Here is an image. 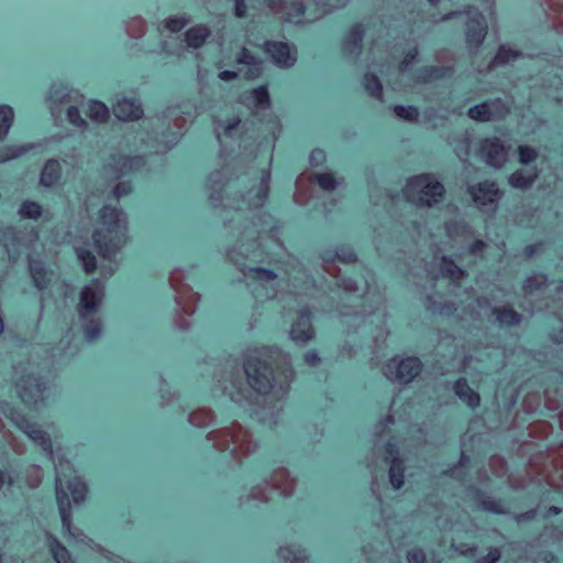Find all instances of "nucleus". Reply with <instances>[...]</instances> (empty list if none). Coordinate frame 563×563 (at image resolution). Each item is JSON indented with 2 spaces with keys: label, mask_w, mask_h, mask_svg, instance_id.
Listing matches in <instances>:
<instances>
[{
  "label": "nucleus",
  "mask_w": 563,
  "mask_h": 563,
  "mask_svg": "<svg viewBox=\"0 0 563 563\" xmlns=\"http://www.w3.org/2000/svg\"><path fill=\"white\" fill-rule=\"evenodd\" d=\"M87 485L77 476L64 481L60 476L55 479V493L63 527L70 530L71 503L81 504L87 495Z\"/></svg>",
  "instance_id": "0eeeda50"
},
{
  "label": "nucleus",
  "mask_w": 563,
  "mask_h": 563,
  "mask_svg": "<svg viewBox=\"0 0 563 563\" xmlns=\"http://www.w3.org/2000/svg\"><path fill=\"white\" fill-rule=\"evenodd\" d=\"M0 433L2 434L3 440L9 444L12 451L19 455H22L26 452L25 444L20 441L14 433L7 429L4 421L0 417Z\"/></svg>",
  "instance_id": "a18cd8bd"
},
{
  "label": "nucleus",
  "mask_w": 563,
  "mask_h": 563,
  "mask_svg": "<svg viewBox=\"0 0 563 563\" xmlns=\"http://www.w3.org/2000/svg\"><path fill=\"white\" fill-rule=\"evenodd\" d=\"M549 287V279L545 274H533L526 278L522 285V294L525 297H530L537 292H542Z\"/></svg>",
  "instance_id": "f704fd0d"
},
{
  "label": "nucleus",
  "mask_w": 563,
  "mask_h": 563,
  "mask_svg": "<svg viewBox=\"0 0 563 563\" xmlns=\"http://www.w3.org/2000/svg\"><path fill=\"white\" fill-rule=\"evenodd\" d=\"M62 178V165L58 159L49 158L45 162L41 175L40 185L51 188L59 183Z\"/></svg>",
  "instance_id": "c85d7f7f"
},
{
  "label": "nucleus",
  "mask_w": 563,
  "mask_h": 563,
  "mask_svg": "<svg viewBox=\"0 0 563 563\" xmlns=\"http://www.w3.org/2000/svg\"><path fill=\"white\" fill-rule=\"evenodd\" d=\"M268 485L265 482L264 484H258L253 486L249 494L243 495L239 498V503L241 506L249 504L252 500H257L261 503H269L271 497L268 496Z\"/></svg>",
  "instance_id": "79ce46f5"
},
{
  "label": "nucleus",
  "mask_w": 563,
  "mask_h": 563,
  "mask_svg": "<svg viewBox=\"0 0 563 563\" xmlns=\"http://www.w3.org/2000/svg\"><path fill=\"white\" fill-rule=\"evenodd\" d=\"M269 488L279 490L285 497L295 493L297 481L292 477L286 467H277L273 471L269 478L265 481Z\"/></svg>",
  "instance_id": "5701e85b"
},
{
  "label": "nucleus",
  "mask_w": 563,
  "mask_h": 563,
  "mask_svg": "<svg viewBox=\"0 0 563 563\" xmlns=\"http://www.w3.org/2000/svg\"><path fill=\"white\" fill-rule=\"evenodd\" d=\"M394 113L408 122H416L419 118V111L415 107L395 106Z\"/></svg>",
  "instance_id": "0e129e2a"
},
{
  "label": "nucleus",
  "mask_w": 563,
  "mask_h": 563,
  "mask_svg": "<svg viewBox=\"0 0 563 563\" xmlns=\"http://www.w3.org/2000/svg\"><path fill=\"white\" fill-rule=\"evenodd\" d=\"M455 395L470 408L476 409L481 405V396L467 383L465 377H460L453 385Z\"/></svg>",
  "instance_id": "cd10ccee"
},
{
  "label": "nucleus",
  "mask_w": 563,
  "mask_h": 563,
  "mask_svg": "<svg viewBox=\"0 0 563 563\" xmlns=\"http://www.w3.org/2000/svg\"><path fill=\"white\" fill-rule=\"evenodd\" d=\"M7 418L30 440L40 445L42 450L51 457L54 456L53 442L51 435L42 430L35 422H32L26 415L16 408H10Z\"/></svg>",
  "instance_id": "9d476101"
},
{
  "label": "nucleus",
  "mask_w": 563,
  "mask_h": 563,
  "mask_svg": "<svg viewBox=\"0 0 563 563\" xmlns=\"http://www.w3.org/2000/svg\"><path fill=\"white\" fill-rule=\"evenodd\" d=\"M76 255L81 264L82 271L87 275L95 273L97 269V258L90 250L78 247L76 249Z\"/></svg>",
  "instance_id": "603ef678"
},
{
  "label": "nucleus",
  "mask_w": 563,
  "mask_h": 563,
  "mask_svg": "<svg viewBox=\"0 0 563 563\" xmlns=\"http://www.w3.org/2000/svg\"><path fill=\"white\" fill-rule=\"evenodd\" d=\"M99 227L91 234L92 245L98 255L112 261L130 242L129 216L112 205H103L98 211Z\"/></svg>",
  "instance_id": "f03ea898"
},
{
  "label": "nucleus",
  "mask_w": 563,
  "mask_h": 563,
  "mask_svg": "<svg viewBox=\"0 0 563 563\" xmlns=\"http://www.w3.org/2000/svg\"><path fill=\"white\" fill-rule=\"evenodd\" d=\"M467 192L478 208H486L493 212L497 211L499 201L505 195L498 184L495 180L489 179L468 186Z\"/></svg>",
  "instance_id": "f8f14e48"
},
{
  "label": "nucleus",
  "mask_w": 563,
  "mask_h": 563,
  "mask_svg": "<svg viewBox=\"0 0 563 563\" xmlns=\"http://www.w3.org/2000/svg\"><path fill=\"white\" fill-rule=\"evenodd\" d=\"M387 451L391 455L388 470L389 483L394 489H400L405 484V461L391 445H389Z\"/></svg>",
  "instance_id": "b1692460"
},
{
  "label": "nucleus",
  "mask_w": 563,
  "mask_h": 563,
  "mask_svg": "<svg viewBox=\"0 0 563 563\" xmlns=\"http://www.w3.org/2000/svg\"><path fill=\"white\" fill-rule=\"evenodd\" d=\"M439 271L443 278H448L455 287H461L462 280L467 278L466 271L456 265L452 257L442 255L439 262Z\"/></svg>",
  "instance_id": "393cba45"
},
{
  "label": "nucleus",
  "mask_w": 563,
  "mask_h": 563,
  "mask_svg": "<svg viewBox=\"0 0 563 563\" xmlns=\"http://www.w3.org/2000/svg\"><path fill=\"white\" fill-rule=\"evenodd\" d=\"M0 241L5 245L11 244L15 246L20 243V232L13 225L2 228L0 230Z\"/></svg>",
  "instance_id": "680f3d73"
},
{
  "label": "nucleus",
  "mask_w": 563,
  "mask_h": 563,
  "mask_svg": "<svg viewBox=\"0 0 563 563\" xmlns=\"http://www.w3.org/2000/svg\"><path fill=\"white\" fill-rule=\"evenodd\" d=\"M422 362L416 356H394L383 366L384 376L391 383L408 385L422 372Z\"/></svg>",
  "instance_id": "6e6552de"
},
{
  "label": "nucleus",
  "mask_w": 563,
  "mask_h": 563,
  "mask_svg": "<svg viewBox=\"0 0 563 563\" xmlns=\"http://www.w3.org/2000/svg\"><path fill=\"white\" fill-rule=\"evenodd\" d=\"M374 295L372 286L366 283L365 287L362 290V299L363 302L358 307L357 310L353 312V314H361V316H369L373 314L376 311V306L374 305L372 300V296Z\"/></svg>",
  "instance_id": "8fccbe9b"
},
{
  "label": "nucleus",
  "mask_w": 563,
  "mask_h": 563,
  "mask_svg": "<svg viewBox=\"0 0 563 563\" xmlns=\"http://www.w3.org/2000/svg\"><path fill=\"white\" fill-rule=\"evenodd\" d=\"M13 120V109L10 106H0V142L7 137Z\"/></svg>",
  "instance_id": "5fc2aeb1"
},
{
  "label": "nucleus",
  "mask_w": 563,
  "mask_h": 563,
  "mask_svg": "<svg viewBox=\"0 0 563 563\" xmlns=\"http://www.w3.org/2000/svg\"><path fill=\"white\" fill-rule=\"evenodd\" d=\"M104 298V287L99 279L81 288L76 310L79 318L97 314Z\"/></svg>",
  "instance_id": "dca6fc26"
},
{
  "label": "nucleus",
  "mask_w": 563,
  "mask_h": 563,
  "mask_svg": "<svg viewBox=\"0 0 563 563\" xmlns=\"http://www.w3.org/2000/svg\"><path fill=\"white\" fill-rule=\"evenodd\" d=\"M82 321V331L87 341H96L101 334V320L96 314L80 318Z\"/></svg>",
  "instance_id": "37998d69"
},
{
  "label": "nucleus",
  "mask_w": 563,
  "mask_h": 563,
  "mask_svg": "<svg viewBox=\"0 0 563 563\" xmlns=\"http://www.w3.org/2000/svg\"><path fill=\"white\" fill-rule=\"evenodd\" d=\"M30 275L34 283V286L38 290H44L49 285V278L47 271L41 261L32 260L29 263Z\"/></svg>",
  "instance_id": "58836bf2"
},
{
  "label": "nucleus",
  "mask_w": 563,
  "mask_h": 563,
  "mask_svg": "<svg viewBox=\"0 0 563 563\" xmlns=\"http://www.w3.org/2000/svg\"><path fill=\"white\" fill-rule=\"evenodd\" d=\"M465 43L470 52L477 53L486 38L488 25L484 14L477 10L466 11Z\"/></svg>",
  "instance_id": "ddd939ff"
},
{
  "label": "nucleus",
  "mask_w": 563,
  "mask_h": 563,
  "mask_svg": "<svg viewBox=\"0 0 563 563\" xmlns=\"http://www.w3.org/2000/svg\"><path fill=\"white\" fill-rule=\"evenodd\" d=\"M66 117L70 124L80 129H87L88 123L85 119L81 118L80 111L76 106L68 107L66 111Z\"/></svg>",
  "instance_id": "774afa93"
},
{
  "label": "nucleus",
  "mask_w": 563,
  "mask_h": 563,
  "mask_svg": "<svg viewBox=\"0 0 563 563\" xmlns=\"http://www.w3.org/2000/svg\"><path fill=\"white\" fill-rule=\"evenodd\" d=\"M147 31V23L142 16H133L125 23V32L131 38H141Z\"/></svg>",
  "instance_id": "3c124183"
},
{
  "label": "nucleus",
  "mask_w": 563,
  "mask_h": 563,
  "mask_svg": "<svg viewBox=\"0 0 563 563\" xmlns=\"http://www.w3.org/2000/svg\"><path fill=\"white\" fill-rule=\"evenodd\" d=\"M488 465H489L490 472L497 477H503L508 472L507 461L501 455H498V454L492 455L489 457Z\"/></svg>",
  "instance_id": "bf43d9fd"
},
{
  "label": "nucleus",
  "mask_w": 563,
  "mask_h": 563,
  "mask_svg": "<svg viewBox=\"0 0 563 563\" xmlns=\"http://www.w3.org/2000/svg\"><path fill=\"white\" fill-rule=\"evenodd\" d=\"M145 166L143 156H112V162L104 166V169L114 178L120 179L122 176L136 172Z\"/></svg>",
  "instance_id": "6ab92c4d"
},
{
  "label": "nucleus",
  "mask_w": 563,
  "mask_h": 563,
  "mask_svg": "<svg viewBox=\"0 0 563 563\" xmlns=\"http://www.w3.org/2000/svg\"><path fill=\"white\" fill-rule=\"evenodd\" d=\"M446 71L443 66H424L419 69L413 80L416 84L427 85L443 78Z\"/></svg>",
  "instance_id": "4c0bfd02"
},
{
  "label": "nucleus",
  "mask_w": 563,
  "mask_h": 563,
  "mask_svg": "<svg viewBox=\"0 0 563 563\" xmlns=\"http://www.w3.org/2000/svg\"><path fill=\"white\" fill-rule=\"evenodd\" d=\"M296 377L290 353L263 345L243 353L222 375L220 384L232 401L266 408L268 400L283 401L288 397Z\"/></svg>",
  "instance_id": "f257e3e1"
},
{
  "label": "nucleus",
  "mask_w": 563,
  "mask_h": 563,
  "mask_svg": "<svg viewBox=\"0 0 563 563\" xmlns=\"http://www.w3.org/2000/svg\"><path fill=\"white\" fill-rule=\"evenodd\" d=\"M518 159L520 164L528 165L538 158V151L530 145L518 146Z\"/></svg>",
  "instance_id": "e2e57ef3"
},
{
  "label": "nucleus",
  "mask_w": 563,
  "mask_h": 563,
  "mask_svg": "<svg viewBox=\"0 0 563 563\" xmlns=\"http://www.w3.org/2000/svg\"><path fill=\"white\" fill-rule=\"evenodd\" d=\"M262 49L271 62L280 69L291 68L297 63L298 51L295 44L267 40L263 43Z\"/></svg>",
  "instance_id": "2eb2a0df"
},
{
  "label": "nucleus",
  "mask_w": 563,
  "mask_h": 563,
  "mask_svg": "<svg viewBox=\"0 0 563 563\" xmlns=\"http://www.w3.org/2000/svg\"><path fill=\"white\" fill-rule=\"evenodd\" d=\"M277 556L282 563H307L308 555L301 547L291 544L282 545L277 549Z\"/></svg>",
  "instance_id": "473e14b6"
},
{
  "label": "nucleus",
  "mask_w": 563,
  "mask_h": 563,
  "mask_svg": "<svg viewBox=\"0 0 563 563\" xmlns=\"http://www.w3.org/2000/svg\"><path fill=\"white\" fill-rule=\"evenodd\" d=\"M509 148L499 137L494 136L483 139L478 152L488 166L500 169L508 162Z\"/></svg>",
  "instance_id": "f3484780"
},
{
  "label": "nucleus",
  "mask_w": 563,
  "mask_h": 563,
  "mask_svg": "<svg viewBox=\"0 0 563 563\" xmlns=\"http://www.w3.org/2000/svg\"><path fill=\"white\" fill-rule=\"evenodd\" d=\"M47 548L56 563H74L69 550L53 534L47 536Z\"/></svg>",
  "instance_id": "c9c22d12"
},
{
  "label": "nucleus",
  "mask_w": 563,
  "mask_h": 563,
  "mask_svg": "<svg viewBox=\"0 0 563 563\" xmlns=\"http://www.w3.org/2000/svg\"><path fill=\"white\" fill-rule=\"evenodd\" d=\"M365 29L363 24H353L344 40V48L350 53H354L355 51L360 49L362 47Z\"/></svg>",
  "instance_id": "ea45409f"
},
{
  "label": "nucleus",
  "mask_w": 563,
  "mask_h": 563,
  "mask_svg": "<svg viewBox=\"0 0 563 563\" xmlns=\"http://www.w3.org/2000/svg\"><path fill=\"white\" fill-rule=\"evenodd\" d=\"M522 56V52L514 49L507 45H499L496 55L488 64V69H494L498 66H504L514 62Z\"/></svg>",
  "instance_id": "e433bc0d"
},
{
  "label": "nucleus",
  "mask_w": 563,
  "mask_h": 563,
  "mask_svg": "<svg viewBox=\"0 0 563 563\" xmlns=\"http://www.w3.org/2000/svg\"><path fill=\"white\" fill-rule=\"evenodd\" d=\"M253 96L255 100V107L257 109L266 110L269 109L271 103V97L268 93V90L265 86H261L253 90Z\"/></svg>",
  "instance_id": "052dcab7"
},
{
  "label": "nucleus",
  "mask_w": 563,
  "mask_h": 563,
  "mask_svg": "<svg viewBox=\"0 0 563 563\" xmlns=\"http://www.w3.org/2000/svg\"><path fill=\"white\" fill-rule=\"evenodd\" d=\"M313 184H318L325 191H333L336 186V179L332 173L317 174L310 172Z\"/></svg>",
  "instance_id": "4d7b16f0"
},
{
  "label": "nucleus",
  "mask_w": 563,
  "mask_h": 563,
  "mask_svg": "<svg viewBox=\"0 0 563 563\" xmlns=\"http://www.w3.org/2000/svg\"><path fill=\"white\" fill-rule=\"evenodd\" d=\"M404 199L418 208H433L445 198V187L432 173H422L407 179L401 189Z\"/></svg>",
  "instance_id": "20e7f679"
},
{
  "label": "nucleus",
  "mask_w": 563,
  "mask_h": 563,
  "mask_svg": "<svg viewBox=\"0 0 563 563\" xmlns=\"http://www.w3.org/2000/svg\"><path fill=\"white\" fill-rule=\"evenodd\" d=\"M112 112L114 117L123 122H132L140 120L144 112L142 104L135 99L121 98L112 104Z\"/></svg>",
  "instance_id": "4be33fe9"
},
{
  "label": "nucleus",
  "mask_w": 563,
  "mask_h": 563,
  "mask_svg": "<svg viewBox=\"0 0 563 563\" xmlns=\"http://www.w3.org/2000/svg\"><path fill=\"white\" fill-rule=\"evenodd\" d=\"M7 418L30 440L40 445L42 450L51 457L54 456L53 442L51 435L42 430L35 422H32L26 415L16 408H10Z\"/></svg>",
  "instance_id": "1a4fd4ad"
},
{
  "label": "nucleus",
  "mask_w": 563,
  "mask_h": 563,
  "mask_svg": "<svg viewBox=\"0 0 563 563\" xmlns=\"http://www.w3.org/2000/svg\"><path fill=\"white\" fill-rule=\"evenodd\" d=\"M188 23V19L177 15H172L164 20L165 27L172 33L180 32Z\"/></svg>",
  "instance_id": "338daca9"
},
{
  "label": "nucleus",
  "mask_w": 563,
  "mask_h": 563,
  "mask_svg": "<svg viewBox=\"0 0 563 563\" xmlns=\"http://www.w3.org/2000/svg\"><path fill=\"white\" fill-rule=\"evenodd\" d=\"M541 405V397L538 391H529L522 399L521 408L526 413H534Z\"/></svg>",
  "instance_id": "13d9d810"
},
{
  "label": "nucleus",
  "mask_w": 563,
  "mask_h": 563,
  "mask_svg": "<svg viewBox=\"0 0 563 563\" xmlns=\"http://www.w3.org/2000/svg\"><path fill=\"white\" fill-rule=\"evenodd\" d=\"M185 42L188 47L200 48L211 35V30L206 24H196L185 32Z\"/></svg>",
  "instance_id": "7c9ffc66"
},
{
  "label": "nucleus",
  "mask_w": 563,
  "mask_h": 563,
  "mask_svg": "<svg viewBox=\"0 0 563 563\" xmlns=\"http://www.w3.org/2000/svg\"><path fill=\"white\" fill-rule=\"evenodd\" d=\"M299 24L317 21L343 5L339 0H299Z\"/></svg>",
  "instance_id": "a211bd4d"
},
{
  "label": "nucleus",
  "mask_w": 563,
  "mask_h": 563,
  "mask_svg": "<svg viewBox=\"0 0 563 563\" xmlns=\"http://www.w3.org/2000/svg\"><path fill=\"white\" fill-rule=\"evenodd\" d=\"M244 276L246 278L257 282L262 285L272 283L277 278V275L273 271L262 268V267L247 268V271L244 272Z\"/></svg>",
  "instance_id": "de8ad7c7"
},
{
  "label": "nucleus",
  "mask_w": 563,
  "mask_h": 563,
  "mask_svg": "<svg viewBox=\"0 0 563 563\" xmlns=\"http://www.w3.org/2000/svg\"><path fill=\"white\" fill-rule=\"evenodd\" d=\"M538 177L539 172L537 167H534L530 173H526L523 169H517L508 176L507 180L511 188L526 191L532 188Z\"/></svg>",
  "instance_id": "c756f323"
},
{
  "label": "nucleus",
  "mask_w": 563,
  "mask_h": 563,
  "mask_svg": "<svg viewBox=\"0 0 563 563\" xmlns=\"http://www.w3.org/2000/svg\"><path fill=\"white\" fill-rule=\"evenodd\" d=\"M24 481L29 488L35 489L40 487L43 482V470L41 466L31 464L26 467Z\"/></svg>",
  "instance_id": "6e6d98bb"
},
{
  "label": "nucleus",
  "mask_w": 563,
  "mask_h": 563,
  "mask_svg": "<svg viewBox=\"0 0 563 563\" xmlns=\"http://www.w3.org/2000/svg\"><path fill=\"white\" fill-rule=\"evenodd\" d=\"M289 334L292 341L302 345L314 339L316 332L311 322V312L308 309L298 311Z\"/></svg>",
  "instance_id": "aec40b11"
},
{
  "label": "nucleus",
  "mask_w": 563,
  "mask_h": 563,
  "mask_svg": "<svg viewBox=\"0 0 563 563\" xmlns=\"http://www.w3.org/2000/svg\"><path fill=\"white\" fill-rule=\"evenodd\" d=\"M168 282L176 294L175 301L177 306L180 307L181 311H184L187 317L192 316L196 311L200 295L195 292L192 288L185 283V273L179 268L174 269L169 274Z\"/></svg>",
  "instance_id": "9b49d317"
},
{
  "label": "nucleus",
  "mask_w": 563,
  "mask_h": 563,
  "mask_svg": "<svg viewBox=\"0 0 563 563\" xmlns=\"http://www.w3.org/2000/svg\"><path fill=\"white\" fill-rule=\"evenodd\" d=\"M470 490L473 493V498L479 509L496 515H504L507 512V509L501 500L495 499L494 497L487 495L484 490L474 486H471Z\"/></svg>",
  "instance_id": "bb28decb"
},
{
  "label": "nucleus",
  "mask_w": 563,
  "mask_h": 563,
  "mask_svg": "<svg viewBox=\"0 0 563 563\" xmlns=\"http://www.w3.org/2000/svg\"><path fill=\"white\" fill-rule=\"evenodd\" d=\"M18 214L22 219L38 220L43 216V208L36 201L24 200L18 210Z\"/></svg>",
  "instance_id": "09e8293b"
},
{
  "label": "nucleus",
  "mask_w": 563,
  "mask_h": 563,
  "mask_svg": "<svg viewBox=\"0 0 563 563\" xmlns=\"http://www.w3.org/2000/svg\"><path fill=\"white\" fill-rule=\"evenodd\" d=\"M358 256L356 252L347 245L336 246L334 251H327L321 255V268L324 273L335 279V287L345 294H355L360 291L356 280L350 277L341 276V268L338 263L356 264Z\"/></svg>",
  "instance_id": "423d86ee"
},
{
  "label": "nucleus",
  "mask_w": 563,
  "mask_h": 563,
  "mask_svg": "<svg viewBox=\"0 0 563 563\" xmlns=\"http://www.w3.org/2000/svg\"><path fill=\"white\" fill-rule=\"evenodd\" d=\"M492 312L500 324L518 325L522 320V316L509 303L494 307Z\"/></svg>",
  "instance_id": "72a5a7b5"
},
{
  "label": "nucleus",
  "mask_w": 563,
  "mask_h": 563,
  "mask_svg": "<svg viewBox=\"0 0 563 563\" xmlns=\"http://www.w3.org/2000/svg\"><path fill=\"white\" fill-rule=\"evenodd\" d=\"M364 88L369 96L383 101V85L379 78L373 73H366L364 76Z\"/></svg>",
  "instance_id": "864d4df0"
},
{
  "label": "nucleus",
  "mask_w": 563,
  "mask_h": 563,
  "mask_svg": "<svg viewBox=\"0 0 563 563\" xmlns=\"http://www.w3.org/2000/svg\"><path fill=\"white\" fill-rule=\"evenodd\" d=\"M13 388L27 410L38 412L47 406L51 387L40 373L22 369L13 379Z\"/></svg>",
  "instance_id": "39448f33"
},
{
  "label": "nucleus",
  "mask_w": 563,
  "mask_h": 563,
  "mask_svg": "<svg viewBox=\"0 0 563 563\" xmlns=\"http://www.w3.org/2000/svg\"><path fill=\"white\" fill-rule=\"evenodd\" d=\"M314 185L310 172L301 173L295 183L294 201L300 206L307 205L313 198Z\"/></svg>",
  "instance_id": "a878e982"
},
{
  "label": "nucleus",
  "mask_w": 563,
  "mask_h": 563,
  "mask_svg": "<svg viewBox=\"0 0 563 563\" xmlns=\"http://www.w3.org/2000/svg\"><path fill=\"white\" fill-rule=\"evenodd\" d=\"M511 112L501 98H495L471 107L467 117L476 122L504 121Z\"/></svg>",
  "instance_id": "4468645a"
},
{
  "label": "nucleus",
  "mask_w": 563,
  "mask_h": 563,
  "mask_svg": "<svg viewBox=\"0 0 563 563\" xmlns=\"http://www.w3.org/2000/svg\"><path fill=\"white\" fill-rule=\"evenodd\" d=\"M216 420V413L212 409L207 407L197 408L189 413L188 421L190 424L197 428H206L213 423Z\"/></svg>",
  "instance_id": "a19ab883"
},
{
  "label": "nucleus",
  "mask_w": 563,
  "mask_h": 563,
  "mask_svg": "<svg viewBox=\"0 0 563 563\" xmlns=\"http://www.w3.org/2000/svg\"><path fill=\"white\" fill-rule=\"evenodd\" d=\"M87 115L95 122L106 123L110 118V111L104 103L92 100L88 106Z\"/></svg>",
  "instance_id": "49530a36"
},
{
  "label": "nucleus",
  "mask_w": 563,
  "mask_h": 563,
  "mask_svg": "<svg viewBox=\"0 0 563 563\" xmlns=\"http://www.w3.org/2000/svg\"><path fill=\"white\" fill-rule=\"evenodd\" d=\"M26 152L24 146H3L0 148V163L20 157Z\"/></svg>",
  "instance_id": "69168bd1"
},
{
  "label": "nucleus",
  "mask_w": 563,
  "mask_h": 563,
  "mask_svg": "<svg viewBox=\"0 0 563 563\" xmlns=\"http://www.w3.org/2000/svg\"><path fill=\"white\" fill-rule=\"evenodd\" d=\"M206 438L212 443L214 450L219 452L230 450L233 461L239 465H242L244 460L258 449L251 431L238 421H233L228 427L211 430Z\"/></svg>",
  "instance_id": "7ed1b4c3"
},
{
  "label": "nucleus",
  "mask_w": 563,
  "mask_h": 563,
  "mask_svg": "<svg viewBox=\"0 0 563 563\" xmlns=\"http://www.w3.org/2000/svg\"><path fill=\"white\" fill-rule=\"evenodd\" d=\"M266 8L282 22L299 24V0H264Z\"/></svg>",
  "instance_id": "412c9836"
},
{
  "label": "nucleus",
  "mask_w": 563,
  "mask_h": 563,
  "mask_svg": "<svg viewBox=\"0 0 563 563\" xmlns=\"http://www.w3.org/2000/svg\"><path fill=\"white\" fill-rule=\"evenodd\" d=\"M154 133L156 139H159L162 142L176 143L179 139H173L174 134L172 133L174 128L172 124V115L164 113L161 117H157L154 124Z\"/></svg>",
  "instance_id": "2f4dec72"
},
{
  "label": "nucleus",
  "mask_w": 563,
  "mask_h": 563,
  "mask_svg": "<svg viewBox=\"0 0 563 563\" xmlns=\"http://www.w3.org/2000/svg\"><path fill=\"white\" fill-rule=\"evenodd\" d=\"M553 432V426L547 420H536L528 426L529 437L544 440Z\"/></svg>",
  "instance_id": "c03bdc74"
}]
</instances>
